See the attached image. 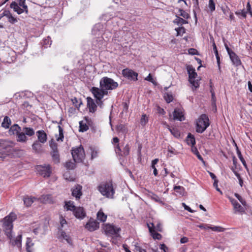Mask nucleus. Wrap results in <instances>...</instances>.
I'll return each mask as SVG.
<instances>
[{
  "instance_id": "52",
  "label": "nucleus",
  "mask_w": 252,
  "mask_h": 252,
  "mask_svg": "<svg viewBox=\"0 0 252 252\" xmlns=\"http://www.w3.org/2000/svg\"><path fill=\"white\" fill-rule=\"evenodd\" d=\"M164 98L167 103H170L173 100L172 95L169 94H167L165 95Z\"/></svg>"
},
{
  "instance_id": "25",
  "label": "nucleus",
  "mask_w": 252,
  "mask_h": 252,
  "mask_svg": "<svg viewBox=\"0 0 252 252\" xmlns=\"http://www.w3.org/2000/svg\"><path fill=\"white\" fill-rule=\"evenodd\" d=\"M40 199L43 203H52L53 202L52 196L50 194L43 195Z\"/></svg>"
},
{
  "instance_id": "11",
  "label": "nucleus",
  "mask_w": 252,
  "mask_h": 252,
  "mask_svg": "<svg viewBox=\"0 0 252 252\" xmlns=\"http://www.w3.org/2000/svg\"><path fill=\"white\" fill-rule=\"evenodd\" d=\"M123 76L128 80L135 81L137 80L138 73L129 68H126L122 70Z\"/></svg>"
},
{
  "instance_id": "26",
  "label": "nucleus",
  "mask_w": 252,
  "mask_h": 252,
  "mask_svg": "<svg viewBox=\"0 0 252 252\" xmlns=\"http://www.w3.org/2000/svg\"><path fill=\"white\" fill-rule=\"evenodd\" d=\"M213 50L214 51V53H215V56H216V59H217V64H218V67H219V69L220 70V56L219 55V53H218V50H217V46L216 45V44L214 42V41L213 40Z\"/></svg>"
},
{
  "instance_id": "50",
  "label": "nucleus",
  "mask_w": 252,
  "mask_h": 252,
  "mask_svg": "<svg viewBox=\"0 0 252 252\" xmlns=\"http://www.w3.org/2000/svg\"><path fill=\"white\" fill-rule=\"evenodd\" d=\"M65 167L67 169H73L75 168L74 163L71 161H68L66 163Z\"/></svg>"
},
{
  "instance_id": "51",
  "label": "nucleus",
  "mask_w": 252,
  "mask_h": 252,
  "mask_svg": "<svg viewBox=\"0 0 252 252\" xmlns=\"http://www.w3.org/2000/svg\"><path fill=\"white\" fill-rule=\"evenodd\" d=\"M235 14L237 15H241L243 18H246L247 17V11H245L243 9L240 12L236 11Z\"/></svg>"
},
{
  "instance_id": "39",
  "label": "nucleus",
  "mask_w": 252,
  "mask_h": 252,
  "mask_svg": "<svg viewBox=\"0 0 252 252\" xmlns=\"http://www.w3.org/2000/svg\"><path fill=\"white\" fill-rule=\"evenodd\" d=\"M191 151L197 156V158L200 160H201L203 163L205 162L202 157H201V156L200 155L199 152L198 151L197 149L195 147H191Z\"/></svg>"
},
{
  "instance_id": "14",
  "label": "nucleus",
  "mask_w": 252,
  "mask_h": 252,
  "mask_svg": "<svg viewBox=\"0 0 252 252\" xmlns=\"http://www.w3.org/2000/svg\"><path fill=\"white\" fill-rule=\"evenodd\" d=\"M75 217L78 219L82 220L86 216V212L83 207H76L73 212Z\"/></svg>"
},
{
  "instance_id": "44",
  "label": "nucleus",
  "mask_w": 252,
  "mask_h": 252,
  "mask_svg": "<svg viewBox=\"0 0 252 252\" xmlns=\"http://www.w3.org/2000/svg\"><path fill=\"white\" fill-rule=\"evenodd\" d=\"M234 196L238 199V200L241 202V203L244 206H246L247 202L246 200L243 199L241 196H240L238 193H235Z\"/></svg>"
},
{
  "instance_id": "19",
  "label": "nucleus",
  "mask_w": 252,
  "mask_h": 252,
  "mask_svg": "<svg viewBox=\"0 0 252 252\" xmlns=\"http://www.w3.org/2000/svg\"><path fill=\"white\" fill-rule=\"evenodd\" d=\"M10 7L13 9L14 11L16 12L18 14H21L25 12L24 9L21 8L20 6H19L18 4L15 1L12 2V3L10 4Z\"/></svg>"
},
{
  "instance_id": "9",
  "label": "nucleus",
  "mask_w": 252,
  "mask_h": 252,
  "mask_svg": "<svg viewBox=\"0 0 252 252\" xmlns=\"http://www.w3.org/2000/svg\"><path fill=\"white\" fill-rule=\"evenodd\" d=\"M36 170L39 174L44 177H49L51 173V167L49 164L38 165Z\"/></svg>"
},
{
  "instance_id": "16",
  "label": "nucleus",
  "mask_w": 252,
  "mask_h": 252,
  "mask_svg": "<svg viewBox=\"0 0 252 252\" xmlns=\"http://www.w3.org/2000/svg\"><path fill=\"white\" fill-rule=\"evenodd\" d=\"M87 100V107L89 109L90 112L94 113L96 110L97 106L94 99L90 97H88Z\"/></svg>"
},
{
  "instance_id": "23",
  "label": "nucleus",
  "mask_w": 252,
  "mask_h": 252,
  "mask_svg": "<svg viewBox=\"0 0 252 252\" xmlns=\"http://www.w3.org/2000/svg\"><path fill=\"white\" fill-rule=\"evenodd\" d=\"M36 199V198L34 197H29L28 196H25L23 198V201L24 204L27 207H29L31 206L32 203L34 202V201Z\"/></svg>"
},
{
  "instance_id": "3",
  "label": "nucleus",
  "mask_w": 252,
  "mask_h": 252,
  "mask_svg": "<svg viewBox=\"0 0 252 252\" xmlns=\"http://www.w3.org/2000/svg\"><path fill=\"white\" fill-rule=\"evenodd\" d=\"M100 88L105 91L112 90L116 89L118 86L117 82L113 79L107 77H104L101 79L99 82Z\"/></svg>"
},
{
  "instance_id": "1",
  "label": "nucleus",
  "mask_w": 252,
  "mask_h": 252,
  "mask_svg": "<svg viewBox=\"0 0 252 252\" xmlns=\"http://www.w3.org/2000/svg\"><path fill=\"white\" fill-rule=\"evenodd\" d=\"M15 218L16 216L13 214L5 217L3 220L2 227L5 234L10 240V244L13 246H16L20 249L22 247V235L20 234L16 238H14L12 236V222Z\"/></svg>"
},
{
  "instance_id": "49",
  "label": "nucleus",
  "mask_w": 252,
  "mask_h": 252,
  "mask_svg": "<svg viewBox=\"0 0 252 252\" xmlns=\"http://www.w3.org/2000/svg\"><path fill=\"white\" fill-rule=\"evenodd\" d=\"M7 18L8 19V21L10 23L14 24L17 22V20L12 15L10 12H9Z\"/></svg>"
},
{
  "instance_id": "62",
  "label": "nucleus",
  "mask_w": 252,
  "mask_h": 252,
  "mask_svg": "<svg viewBox=\"0 0 252 252\" xmlns=\"http://www.w3.org/2000/svg\"><path fill=\"white\" fill-rule=\"evenodd\" d=\"M197 226L201 229H207V226H210L208 224H202L197 225Z\"/></svg>"
},
{
  "instance_id": "42",
  "label": "nucleus",
  "mask_w": 252,
  "mask_h": 252,
  "mask_svg": "<svg viewBox=\"0 0 252 252\" xmlns=\"http://www.w3.org/2000/svg\"><path fill=\"white\" fill-rule=\"evenodd\" d=\"M59 127V136L57 137V140L58 141H63V139L64 138L63 133V129L62 127L60 126H58Z\"/></svg>"
},
{
  "instance_id": "28",
  "label": "nucleus",
  "mask_w": 252,
  "mask_h": 252,
  "mask_svg": "<svg viewBox=\"0 0 252 252\" xmlns=\"http://www.w3.org/2000/svg\"><path fill=\"white\" fill-rule=\"evenodd\" d=\"M11 124V121L8 116H5L1 123V126L5 129L9 128V126Z\"/></svg>"
},
{
  "instance_id": "33",
  "label": "nucleus",
  "mask_w": 252,
  "mask_h": 252,
  "mask_svg": "<svg viewBox=\"0 0 252 252\" xmlns=\"http://www.w3.org/2000/svg\"><path fill=\"white\" fill-rule=\"evenodd\" d=\"M97 218L100 221L104 222L106 220L107 216L101 210H99L97 213Z\"/></svg>"
},
{
  "instance_id": "58",
  "label": "nucleus",
  "mask_w": 252,
  "mask_h": 252,
  "mask_svg": "<svg viewBox=\"0 0 252 252\" xmlns=\"http://www.w3.org/2000/svg\"><path fill=\"white\" fill-rule=\"evenodd\" d=\"M182 204L185 210L188 211L190 213H193L194 212L193 210H192L189 207L187 206L185 203H183Z\"/></svg>"
},
{
  "instance_id": "13",
  "label": "nucleus",
  "mask_w": 252,
  "mask_h": 252,
  "mask_svg": "<svg viewBox=\"0 0 252 252\" xmlns=\"http://www.w3.org/2000/svg\"><path fill=\"white\" fill-rule=\"evenodd\" d=\"M85 227L90 231H93L99 228V223L96 220L91 219L86 223Z\"/></svg>"
},
{
  "instance_id": "57",
  "label": "nucleus",
  "mask_w": 252,
  "mask_h": 252,
  "mask_svg": "<svg viewBox=\"0 0 252 252\" xmlns=\"http://www.w3.org/2000/svg\"><path fill=\"white\" fill-rule=\"evenodd\" d=\"M73 103L77 107H79L80 106L81 102L78 103V100L76 98H74L72 99Z\"/></svg>"
},
{
  "instance_id": "48",
  "label": "nucleus",
  "mask_w": 252,
  "mask_h": 252,
  "mask_svg": "<svg viewBox=\"0 0 252 252\" xmlns=\"http://www.w3.org/2000/svg\"><path fill=\"white\" fill-rule=\"evenodd\" d=\"M42 44L45 48H47L48 45H50L51 44V40L50 38L48 37L47 38H46L43 40Z\"/></svg>"
},
{
  "instance_id": "56",
  "label": "nucleus",
  "mask_w": 252,
  "mask_h": 252,
  "mask_svg": "<svg viewBox=\"0 0 252 252\" xmlns=\"http://www.w3.org/2000/svg\"><path fill=\"white\" fill-rule=\"evenodd\" d=\"M60 223H61V226L62 228L63 227L64 225L66 224V220L64 218H63V217H61Z\"/></svg>"
},
{
  "instance_id": "30",
  "label": "nucleus",
  "mask_w": 252,
  "mask_h": 252,
  "mask_svg": "<svg viewBox=\"0 0 252 252\" xmlns=\"http://www.w3.org/2000/svg\"><path fill=\"white\" fill-rule=\"evenodd\" d=\"M116 130L119 133H121L123 134H126L127 129L126 126L123 124L118 125L116 126Z\"/></svg>"
},
{
  "instance_id": "24",
  "label": "nucleus",
  "mask_w": 252,
  "mask_h": 252,
  "mask_svg": "<svg viewBox=\"0 0 252 252\" xmlns=\"http://www.w3.org/2000/svg\"><path fill=\"white\" fill-rule=\"evenodd\" d=\"M81 189V186H77L75 189L72 190V195L77 199L80 198V196L82 195Z\"/></svg>"
},
{
  "instance_id": "7",
  "label": "nucleus",
  "mask_w": 252,
  "mask_h": 252,
  "mask_svg": "<svg viewBox=\"0 0 252 252\" xmlns=\"http://www.w3.org/2000/svg\"><path fill=\"white\" fill-rule=\"evenodd\" d=\"M187 69L189 74V82L195 88H198L199 87L198 81L197 80H195L197 74L195 72L194 68L191 65H189L187 66Z\"/></svg>"
},
{
  "instance_id": "38",
  "label": "nucleus",
  "mask_w": 252,
  "mask_h": 252,
  "mask_svg": "<svg viewBox=\"0 0 252 252\" xmlns=\"http://www.w3.org/2000/svg\"><path fill=\"white\" fill-rule=\"evenodd\" d=\"M176 18L174 20V23L180 25H182L188 23V22L186 20L180 17L178 15H176Z\"/></svg>"
},
{
  "instance_id": "31",
  "label": "nucleus",
  "mask_w": 252,
  "mask_h": 252,
  "mask_svg": "<svg viewBox=\"0 0 252 252\" xmlns=\"http://www.w3.org/2000/svg\"><path fill=\"white\" fill-rule=\"evenodd\" d=\"M187 142L188 145H191L192 147L195 144L194 136L191 133H189L187 137Z\"/></svg>"
},
{
  "instance_id": "20",
  "label": "nucleus",
  "mask_w": 252,
  "mask_h": 252,
  "mask_svg": "<svg viewBox=\"0 0 252 252\" xmlns=\"http://www.w3.org/2000/svg\"><path fill=\"white\" fill-rule=\"evenodd\" d=\"M21 131V128L18 125L14 124L13 126H12L9 130V133L10 135L12 134H18L20 131Z\"/></svg>"
},
{
  "instance_id": "40",
  "label": "nucleus",
  "mask_w": 252,
  "mask_h": 252,
  "mask_svg": "<svg viewBox=\"0 0 252 252\" xmlns=\"http://www.w3.org/2000/svg\"><path fill=\"white\" fill-rule=\"evenodd\" d=\"M178 15L186 19H188L189 17V15L186 11L182 9H179Z\"/></svg>"
},
{
  "instance_id": "12",
  "label": "nucleus",
  "mask_w": 252,
  "mask_h": 252,
  "mask_svg": "<svg viewBox=\"0 0 252 252\" xmlns=\"http://www.w3.org/2000/svg\"><path fill=\"white\" fill-rule=\"evenodd\" d=\"M114 148L116 154L119 156L126 157L128 155L129 153L130 146L128 144H126L124 147L123 150H121L119 144L115 146Z\"/></svg>"
},
{
  "instance_id": "60",
  "label": "nucleus",
  "mask_w": 252,
  "mask_h": 252,
  "mask_svg": "<svg viewBox=\"0 0 252 252\" xmlns=\"http://www.w3.org/2000/svg\"><path fill=\"white\" fill-rule=\"evenodd\" d=\"M145 80L147 81H150V82L153 83V84L155 83V81L154 80L151 74H149L148 75V76L145 78Z\"/></svg>"
},
{
  "instance_id": "21",
  "label": "nucleus",
  "mask_w": 252,
  "mask_h": 252,
  "mask_svg": "<svg viewBox=\"0 0 252 252\" xmlns=\"http://www.w3.org/2000/svg\"><path fill=\"white\" fill-rule=\"evenodd\" d=\"M163 125L169 129L171 134L176 138L180 137V131L176 128H171L168 125L166 122L163 123Z\"/></svg>"
},
{
  "instance_id": "4",
  "label": "nucleus",
  "mask_w": 252,
  "mask_h": 252,
  "mask_svg": "<svg viewBox=\"0 0 252 252\" xmlns=\"http://www.w3.org/2000/svg\"><path fill=\"white\" fill-rule=\"evenodd\" d=\"M209 125V120L208 116L205 114L201 115L196 124V132L201 133L203 132Z\"/></svg>"
},
{
  "instance_id": "10",
  "label": "nucleus",
  "mask_w": 252,
  "mask_h": 252,
  "mask_svg": "<svg viewBox=\"0 0 252 252\" xmlns=\"http://www.w3.org/2000/svg\"><path fill=\"white\" fill-rule=\"evenodd\" d=\"M91 91L96 99H102L105 95L108 94V91H105L103 89L101 88H98L93 87L91 88Z\"/></svg>"
},
{
  "instance_id": "8",
  "label": "nucleus",
  "mask_w": 252,
  "mask_h": 252,
  "mask_svg": "<svg viewBox=\"0 0 252 252\" xmlns=\"http://www.w3.org/2000/svg\"><path fill=\"white\" fill-rule=\"evenodd\" d=\"M228 198L233 205L234 213L235 214L243 215L245 213V208L242 207L236 200L231 197H229Z\"/></svg>"
},
{
  "instance_id": "5",
  "label": "nucleus",
  "mask_w": 252,
  "mask_h": 252,
  "mask_svg": "<svg viewBox=\"0 0 252 252\" xmlns=\"http://www.w3.org/2000/svg\"><path fill=\"white\" fill-rule=\"evenodd\" d=\"M71 154L74 162L79 163L83 161L85 157L84 150L81 146L71 150Z\"/></svg>"
},
{
  "instance_id": "54",
  "label": "nucleus",
  "mask_w": 252,
  "mask_h": 252,
  "mask_svg": "<svg viewBox=\"0 0 252 252\" xmlns=\"http://www.w3.org/2000/svg\"><path fill=\"white\" fill-rule=\"evenodd\" d=\"M153 238L154 239L160 240L161 238V235L157 232L153 233Z\"/></svg>"
},
{
  "instance_id": "64",
  "label": "nucleus",
  "mask_w": 252,
  "mask_h": 252,
  "mask_svg": "<svg viewBox=\"0 0 252 252\" xmlns=\"http://www.w3.org/2000/svg\"><path fill=\"white\" fill-rule=\"evenodd\" d=\"M160 249L164 251V252H167V247L164 244H161L160 245Z\"/></svg>"
},
{
  "instance_id": "37",
  "label": "nucleus",
  "mask_w": 252,
  "mask_h": 252,
  "mask_svg": "<svg viewBox=\"0 0 252 252\" xmlns=\"http://www.w3.org/2000/svg\"><path fill=\"white\" fill-rule=\"evenodd\" d=\"M236 149H237V154L238 157L239 158L241 161L242 162L244 166L245 167V168L247 169V165L246 162L244 158H243V157L241 153V152L238 149V147L236 145Z\"/></svg>"
},
{
  "instance_id": "34",
  "label": "nucleus",
  "mask_w": 252,
  "mask_h": 252,
  "mask_svg": "<svg viewBox=\"0 0 252 252\" xmlns=\"http://www.w3.org/2000/svg\"><path fill=\"white\" fill-rule=\"evenodd\" d=\"M23 131L26 135L29 136H32L34 134V130L31 127H25L23 128Z\"/></svg>"
},
{
  "instance_id": "36",
  "label": "nucleus",
  "mask_w": 252,
  "mask_h": 252,
  "mask_svg": "<svg viewBox=\"0 0 252 252\" xmlns=\"http://www.w3.org/2000/svg\"><path fill=\"white\" fill-rule=\"evenodd\" d=\"M51 154L54 162L56 163H59L60 161V158L58 151H52L51 152Z\"/></svg>"
},
{
  "instance_id": "47",
  "label": "nucleus",
  "mask_w": 252,
  "mask_h": 252,
  "mask_svg": "<svg viewBox=\"0 0 252 252\" xmlns=\"http://www.w3.org/2000/svg\"><path fill=\"white\" fill-rule=\"evenodd\" d=\"M50 147L52 150V151H58L57 144L55 143L53 140H51L50 141Z\"/></svg>"
},
{
  "instance_id": "41",
  "label": "nucleus",
  "mask_w": 252,
  "mask_h": 252,
  "mask_svg": "<svg viewBox=\"0 0 252 252\" xmlns=\"http://www.w3.org/2000/svg\"><path fill=\"white\" fill-rule=\"evenodd\" d=\"M18 4L24 9V11L26 14L28 13V8L27 5L25 4V0H19Z\"/></svg>"
},
{
  "instance_id": "2",
  "label": "nucleus",
  "mask_w": 252,
  "mask_h": 252,
  "mask_svg": "<svg viewBox=\"0 0 252 252\" xmlns=\"http://www.w3.org/2000/svg\"><path fill=\"white\" fill-rule=\"evenodd\" d=\"M97 189L102 195L107 198H113L115 189L112 182L102 183L98 186Z\"/></svg>"
},
{
  "instance_id": "53",
  "label": "nucleus",
  "mask_w": 252,
  "mask_h": 252,
  "mask_svg": "<svg viewBox=\"0 0 252 252\" xmlns=\"http://www.w3.org/2000/svg\"><path fill=\"white\" fill-rule=\"evenodd\" d=\"M152 198L157 202L162 203V201L161 200L160 198L156 194H153L152 196Z\"/></svg>"
},
{
  "instance_id": "63",
  "label": "nucleus",
  "mask_w": 252,
  "mask_h": 252,
  "mask_svg": "<svg viewBox=\"0 0 252 252\" xmlns=\"http://www.w3.org/2000/svg\"><path fill=\"white\" fill-rule=\"evenodd\" d=\"M135 249L139 252H146L145 249H142L141 247L135 246Z\"/></svg>"
},
{
  "instance_id": "6",
  "label": "nucleus",
  "mask_w": 252,
  "mask_h": 252,
  "mask_svg": "<svg viewBox=\"0 0 252 252\" xmlns=\"http://www.w3.org/2000/svg\"><path fill=\"white\" fill-rule=\"evenodd\" d=\"M103 229L105 234L108 236H114L118 237L120 236L119 233L121 228L113 224L106 223L104 224Z\"/></svg>"
},
{
  "instance_id": "17",
  "label": "nucleus",
  "mask_w": 252,
  "mask_h": 252,
  "mask_svg": "<svg viewBox=\"0 0 252 252\" xmlns=\"http://www.w3.org/2000/svg\"><path fill=\"white\" fill-rule=\"evenodd\" d=\"M173 116L174 120H177L180 121H182L185 120L182 110L180 108H176L174 109Z\"/></svg>"
},
{
  "instance_id": "45",
  "label": "nucleus",
  "mask_w": 252,
  "mask_h": 252,
  "mask_svg": "<svg viewBox=\"0 0 252 252\" xmlns=\"http://www.w3.org/2000/svg\"><path fill=\"white\" fill-rule=\"evenodd\" d=\"M79 124L80 131L84 132L88 129L89 127L86 124H83L82 122H80Z\"/></svg>"
},
{
  "instance_id": "27",
  "label": "nucleus",
  "mask_w": 252,
  "mask_h": 252,
  "mask_svg": "<svg viewBox=\"0 0 252 252\" xmlns=\"http://www.w3.org/2000/svg\"><path fill=\"white\" fill-rule=\"evenodd\" d=\"M17 141L20 142H26L28 138L24 132H20L17 134Z\"/></svg>"
},
{
  "instance_id": "55",
  "label": "nucleus",
  "mask_w": 252,
  "mask_h": 252,
  "mask_svg": "<svg viewBox=\"0 0 252 252\" xmlns=\"http://www.w3.org/2000/svg\"><path fill=\"white\" fill-rule=\"evenodd\" d=\"M218 180L215 181L213 184V186L216 188V190L219 191L221 194H222V191L220 190V189L218 188Z\"/></svg>"
},
{
  "instance_id": "61",
  "label": "nucleus",
  "mask_w": 252,
  "mask_h": 252,
  "mask_svg": "<svg viewBox=\"0 0 252 252\" xmlns=\"http://www.w3.org/2000/svg\"><path fill=\"white\" fill-rule=\"evenodd\" d=\"M102 99H96V104H97V105L98 106H99L100 108H102L103 107V101H102L101 100Z\"/></svg>"
},
{
  "instance_id": "46",
  "label": "nucleus",
  "mask_w": 252,
  "mask_h": 252,
  "mask_svg": "<svg viewBox=\"0 0 252 252\" xmlns=\"http://www.w3.org/2000/svg\"><path fill=\"white\" fill-rule=\"evenodd\" d=\"M148 121V118L147 117L145 114H143L142 115L141 120H140V124L142 126H145Z\"/></svg>"
},
{
  "instance_id": "32",
  "label": "nucleus",
  "mask_w": 252,
  "mask_h": 252,
  "mask_svg": "<svg viewBox=\"0 0 252 252\" xmlns=\"http://www.w3.org/2000/svg\"><path fill=\"white\" fill-rule=\"evenodd\" d=\"M64 208L67 210L72 211L73 212H74L76 207L75 206L72 201H69L67 202H65Z\"/></svg>"
},
{
  "instance_id": "15",
  "label": "nucleus",
  "mask_w": 252,
  "mask_h": 252,
  "mask_svg": "<svg viewBox=\"0 0 252 252\" xmlns=\"http://www.w3.org/2000/svg\"><path fill=\"white\" fill-rule=\"evenodd\" d=\"M228 55L234 65L237 66L241 64L239 57L233 51L231 52Z\"/></svg>"
},
{
  "instance_id": "22",
  "label": "nucleus",
  "mask_w": 252,
  "mask_h": 252,
  "mask_svg": "<svg viewBox=\"0 0 252 252\" xmlns=\"http://www.w3.org/2000/svg\"><path fill=\"white\" fill-rule=\"evenodd\" d=\"M42 143L38 141H35L32 145V149L35 153H39L42 151Z\"/></svg>"
},
{
  "instance_id": "43",
  "label": "nucleus",
  "mask_w": 252,
  "mask_h": 252,
  "mask_svg": "<svg viewBox=\"0 0 252 252\" xmlns=\"http://www.w3.org/2000/svg\"><path fill=\"white\" fill-rule=\"evenodd\" d=\"M208 228L217 232H223L225 229L221 226H207Z\"/></svg>"
},
{
  "instance_id": "29",
  "label": "nucleus",
  "mask_w": 252,
  "mask_h": 252,
  "mask_svg": "<svg viewBox=\"0 0 252 252\" xmlns=\"http://www.w3.org/2000/svg\"><path fill=\"white\" fill-rule=\"evenodd\" d=\"M33 243L32 242V240L31 238H28L26 242V250L27 252H33V249L32 247Z\"/></svg>"
},
{
  "instance_id": "18",
  "label": "nucleus",
  "mask_w": 252,
  "mask_h": 252,
  "mask_svg": "<svg viewBox=\"0 0 252 252\" xmlns=\"http://www.w3.org/2000/svg\"><path fill=\"white\" fill-rule=\"evenodd\" d=\"M38 140L43 144L47 141V135L44 130H38L36 132Z\"/></svg>"
},
{
  "instance_id": "35",
  "label": "nucleus",
  "mask_w": 252,
  "mask_h": 252,
  "mask_svg": "<svg viewBox=\"0 0 252 252\" xmlns=\"http://www.w3.org/2000/svg\"><path fill=\"white\" fill-rule=\"evenodd\" d=\"M208 11L210 13H212L216 9V3L214 0H209L208 2Z\"/></svg>"
},
{
  "instance_id": "59",
  "label": "nucleus",
  "mask_w": 252,
  "mask_h": 252,
  "mask_svg": "<svg viewBox=\"0 0 252 252\" xmlns=\"http://www.w3.org/2000/svg\"><path fill=\"white\" fill-rule=\"evenodd\" d=\"M247 12H249L251 15L252 16V10L250 2H248L247 4Z\"/></svg>"
}]
</instances>
